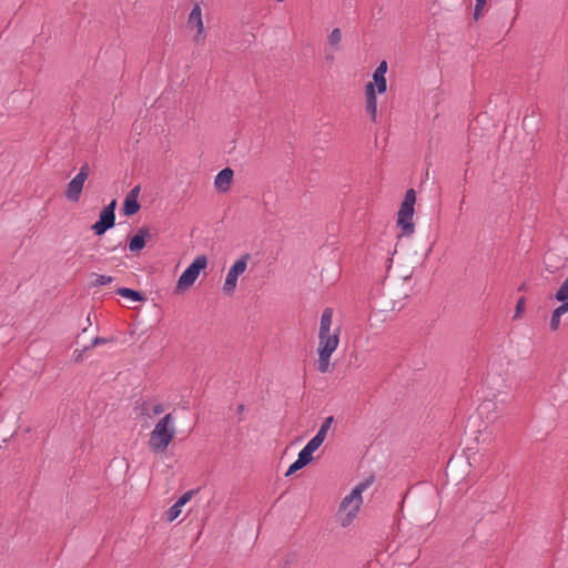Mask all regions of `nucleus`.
I'll list each match as a JSON object with an SVG mask.
<instances>
[{
    "label": "nucleus",
    "instance_id": "nucleus-16",
    "mask_svg": "<svg viewBox=\"0 0 568 568\" xmlns=\"http://www.w3.org/2000/svg\"><path fill=\"white\" fill-rule=\"evenodd\" d=\"M365 97H366V112L369 114L373 122L377 120V97L375 94V90L373 85L365 87Z\"/></svg>",
    "mask_w": 568,
    "mask_h": 568
},
{
    "label": "nucleus",
    "instance_id": "nucleus-21",
    "mask_svg": "<svg viewBox=\"0 0 568 568\" xmlns=\"http://www.w3.org/2000/svg\"><path fill=\"white\" fill-rule=\"evenodd\" d=\"M342 41V32L338 28H335L332 30V32L329 33L328 36V43L334 47V48H337L338 44L341 43Z\"/></svg>",
    "mask_w": 568,
    "mask_h": 568
},
{
    "label": "nucleus",
    "instance_id": "nucleus-1",
    "mask_svg": "<svg viewBox=\"0 0 568 568\" xmlns=\"http://www.w3.org/2000/svg\"><path fill=\"white\" fill-rule=\"evenodd\" d=\"M339 326H333V310L327 307L322 312L318 328V365L321 373L329 371L331 357L339 345Z\"/></svg>",
    "mask_w": 568,
    "mask_h": 568
},
{
    "label": "nucleus",
    "instance_id": "nucleus-22",
    "mask_svg": "<svg viewBox=\"0 0 568 568\" xmlns=\"http://www.w3.org/2000/svg\"><path fill=\"white\" fill-rule=\"evenodd\" d=\"M526 310V298L524 296L519 297L516 306H515V313H514V320L521 318L524 312Z\"/></svg>",
    "mask_w": 568,
    "mask_h": 568
},
{
    "label": "nucleus",
    "instance_id": "nucleus-28",
    "mask_svg": "<svg viewBox=\"0 0 568 568\" xmlns=\"http://www.w3.org/2000/svg\"><path fill=\"white\" fill-rule=\"evenodd\" d=\"M108 341L103 337H95L93 341H92V344L91 346L92 347H97L99 345H102V344H105Z\"/></svg>",
    "mask_w": 568,
    "mask_h": 568
},
{
    "label": "nucleus",
    "instance_id": "nucleus-6",
    "mask_svg": "<svg viewBox=\"0 0 568 568\" xmlns=\"http://www.w3.org/2000/svg\"><path fill=\"white\" fill-rule=\"evenodd\" d=\"M207 266V257L205 255H199L194 261L186 267L178 280L175 292L183 293L189 290L197 280L201 271Z\"/></svg>",
    "mask_w": 568,
    "mask_h": 568
},
{
    "label": "nucleus",
    "instance_id": "nucleus-2",
    "mask_svg": "<svg viewBox=\"0 0 568 568\" xmlns=\"http://www.w3.org/2000/svg\"><path fill=\"white\" fill-rule=\"evenodd\" d=\"M372 485L371 479L363 480L355 485L353 489L345 495L336 510L335 520L342 528H348L357 519L363 505V493Z\"/></svg>",
    "mask_w": 568,
    "mask_h": 568
},
{
    "label": "nucleus",
    "instance_id": "nucleus-13",
    "mask_svg": "<svg viewBox=\"0 0 568 568\" xmlns=\"http://www.w3.org/2000/svg\"><path fill=\"white\" fill-rule=\"evenodd\" d=\"M140 194V186H134L125 196L123 202V212L125 215L131 216L139 212L140 203L138 201Z\"/></svg>",
    "mask_w": 568,
    "mask_h": 568
},
{
    "label": "nucleus",
    "instance_id": "nucleus-4",
    "mask_svg": "<svg viewBox=\"0 0 568 568\" xmlns=\"http://www.w3.org/2000/svg\"><path fill=\"white\" fill-rule=\"evenodd\" d=\"M416 203V193L413 189H409L405 193L404 201L397 213V225L402 230V235L409 236L415 232L414 217V205Z\"/></svg>",
    "mask_w": 568,
    "mask_h": 568
},
{
    "label": "nucleus",
    "instance_id": "nucleus-17",
    "mask_svg": "<svg viewBox=\"0 0 568 568\" xmlns=\"http://www.w3.org/2000/svg\"><path fill=\"white\" fill-rule=\"evenodd\" d=\"M148 230L140 229L136 234L130 240L129 248L131 252H139L145 246V239L148 236Z\"/></svg>",
    "mask_w": 568,
    "mask_h": 568
},
{
    "label": "nucleus",
    "instance_id": "nucleus-15",
    "mask_svg": "<svg viewBox=\"0 0 568 568\" xmlns=\"http://www.w3.org/2000/svg\"><path fill=\"white\" fill-rule=\"evenodd\" d=\"M165 410L163 404L155 400H144L140 405L141 415L145 418L152 419Z\"/></svg>",
    "mask_w": 568,
    "mask_h": 568
},
{
    "label": "nucleus",
    "instance_id": "nucleus-11",
    "mask_svg": "<svg viewBox=\"0 0 568 568\" xmlns=\"http://www.w3.org/2000/svg\"><path fill=\"white\" fill-rule=\"evenodd\" d=\"M197 490L185 491L165 513V519L169 523L174 521L180 517L183 511V507L193 498Z\"/></svg>",
    "mask_w": 568,
    "mask_h": 568
},
{
    "label": "nucleus",
    "instance_id": "nucleus-25",
    "mask_svg": "<svg viewBox=\"0 0 568 568\" xmlns=\"http://www.w3.org/2000/svg\"><path fill=\"white\" fill-rule=\"evenodd\" d=\"M305 465L303 463H301V460L297 458L287 469L286 471V476H291L292 474H294L295 471L304 468Z\"/></svg>",
    "mask_w": 568,
    "mask_h": 568
},
{
    "label": "nucleus",
    "instance_id": "nucleus-3",
    "mask_svg": "<svg viewBox=\"0 0 568 568\" xmlns=\"http://www.w3.org/2000/svg\"><path fill=\"white\" fill-rule=\"evenodd\" d=\"M176 434L175 417L168 413L154 426L148 442L149 448L154 454L164 453Z\"/></svg>",
    "mask_w": 568,
    "mask_h": 568
},
{
    "label": "nucleus",
    "instance_id": "nucleus-18",
    "mask_svg": "<svg viewBox=\"0 0 568 568\" xmlns=\"http://www.w3.org/2000/svg\"><path fill=\"white\" fill-rule=\"evenodd\" d=\"M335 422L334 416L326 417L323 423L320 426V429L317 430L315 437L320 438L322 442H324L327 437L328 432L331 430L333 424Z\"/></svg>",
    "mask_w": 568,
    "mask_h": 568
},
{
    "label": "nucleus",
    "instance_id": "nucleus-14",
    "mask_svg": "<svg viewBox=\"0 0 568 568\" xmlns=\"http://www.w3.org/2000/svg\"><path fill=\"white\" fill-rule=\"evenodd\" d=\"M234 172L230 168H225L217 173L214 180V186L219 192H227L233 181Z\"/></svg>",
    "mask_w": 568,
    "mask_h": 568
},
{
    "label": "nucleus",
    "instance_id": "nucleus-26",
    "mask_svg": "<svg viewBox=\"0 0 568 568\" xmlns=\"http://www.w3.org/2000/svg\"><path fill=\"white\" fill-rule=\"evenodd\" d=\"M89 349V347H84L82 349H75L73 353H72V359L75 362V363H80L83 361V356H84V353L85 351Z\"/></svg>",
    "mask_w": 568,
    "mask_h": 568
},
{
    "label": "nucleus",
    "instance_id": "nucleus-10",
    "mask_svg": "<svg viewBox=\"0 0 568 568\" xmlns=\"http://www.w3.org/2000/svg\"><path fill=\"white\" fill-rule=\"evenodd\" d=\"M388 65L387 62L384 60L382 61L378 67L375 69L373 73V81L368 82L366 85H373V89L376 93H385L387 90V81H386V72H387Z\"/></svg>",
    "mask_w": 568,
    "mask_h": 568
},
{
    "label": "nucleus",
    "instance_id": "nucleus-24",
    "mask_svg": "<svg viewBox=\"0 0 568 568\" xmlns=\"http://www.w3.org/2000/svg\"><path fill=\"white\" fill-rule=\"evenodd\" d=\"M324 442H322L320 438H316L315 436L305 445L306 448H308L312 453H315L321 445Z\"/></svg>",
    "mask_w": 568,
    "mask_h": 568
},
{
    "label": "nucleus",
    "instance_id": "nucleus-20",
    "mask_svg": "<svg viewBox=\"0 0 568 568\" xmlns=\"http://www.w3.org/2000/svg\"><path fill=\"white\" fill-rule=\"evenodd\" d=\"M113 282V277L109 275L94 274V281L92 282V286H103L111 284Z\"/></svg>",
    "mask_w": 568,
    "mask_h": 568
},
{
    "label": "nucleus",
    "instance_id": "nucleus-8",
    "mask_svg": "<svg viewBox=\"0 0 568 568\" xmlns=\"http://www.w3.org/2000/svg\"><path fill=\"white\" fill-rule=\"evenodd\" d=\"M89 175L90 166L88 163H84L80 168L79 173L67 185L64 195L69 201L77 203L80 200L84 183Z\"/></svg>",
    "mask_w": 568,
    "mask_h": 568
},
{
    "label": "nucleus",
    "instance_id": "nucleus-7",
    "mask_svg": "<svg viewBox=\"0 0 568 568\" xmlns=\"http://www.w3.org/2000/svg\"><path fill=\"white\" fill-rule=\"evenodd\" d=\"M555 300L560 303L551 313L549 328L557 332L561 326V317L568 313V288L562 285L555 293Z\"/></svg>",
    "mask_w": 568,
    "mask_h": 568
},
{
    "label": "nucleus",
    "instance_id": "nucleus-27",
    "mask_svg": "<svg viewBox=\"0 0 568 568\" xmlns=\"http://www.w3.org/2000/svg\"><path fill=\"white\" fill-rule=\"evenodd\" d=\"M486 2H487V0H476V6H475V18L476 19L479 17L480 11L485 7Z\"/></svg>",
    "mask_w": 568,
    "mask_h": 568
},
{
    "label": "nucleus",
    "instance_id": "nucleus-5",
    "mask_svg": "<svg viewBox=\"0 0 568 568\" xmlns=\"http://www.w3.org/2000/svg\"><path fill=\"white\" fill-rule=\"evenodd\" d=\"M250 260L251 255L248 253H244L233 262V264L231 265L226 273L225 281L222 287V291L225 295L231 296L234 294L237 287L239 277L243 275L247 270Z\"/></svg>",
    "mask_w": 568,
    "mask_h": 568
},
{
    "label": "nucleus",
    "instance_id": "nucleus-9",
    "mask_svg": "<svg viewBox=\"0 0 568 568\" xmlns=\"http://www.w3.org/2000/svg\"><path fill=\"white\" fill-rule=\"evenodd\" d=\"M115 207L116 201L112 200L103 210L100 212L99 220L91 226L95 235L104 234L109 229L115 224Z\"/></svg>",
    "mask_w": 568,
    "mask_h": 568
},
{
    "label": "nucleus",
    "instance_id": "nucleus-29",
    "mask_svg": "<svg viewBox=\"0 0 568 568\" xmlns=\"http://www.w3.org/2000/svg\"><path fill=\"white\" fill-rule=\"evenodd\" d=\"M278 2H283L284 0H277Z\"/></svg>",
    "mask_w": 568,
    "mask_h": 568
},
{
    "label": "nucleus",
    "instance_id": "nucleus-19",
    "mask_svg": "<svg viewBox=\"0 0 568 568\" xmlns=\"http://www.w3.org/2000/svg\"><path fill=\"white\" fill-rule=\"evenodd\" d=\"M116 293L122 297L132 300L133 302H142L145 300L140 292L128 287H121L116 291Z\"/></svg>",
    "mask_w": 568,
    "mask_h": 568
},
{
    "label": "nucleus",
    "instance_id": "nucleus-12",
    "mask_svg": "<svg viewBox=\"0 0 568 568\" xmlns=\"http://www.w3.org/2000/svg\"><path fill=\"white\" fill-rule=\"evenodd\" d=\"M187 23L191 28L196 29L194 40L200 42L204 39V23L202 20V9L199 4H195L189 14Z\"/></svg>",
    "mask_w": 568,
    "mask_h": 568
},
{
    "label": "nucleus",
    "instance_id": "nucleus-23",
    "mask_svg": "<svg viewBox=\"0 0 568 568\" xmlns=\"http://www.w3.org/2000/svg\"><path fill=\"white\" fill-rule=\"evenodd\" d=\"M313 454L308 448L304 447L300 453L297 458L307 466L313 460Z\"/></svg>",
    "mask_w": 568,
    "mask_h": 568
}]
</instances>
